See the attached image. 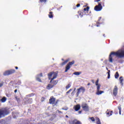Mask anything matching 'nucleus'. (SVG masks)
I'll use <instances>...</instances> for the list:
<instances>
[{
	"mask_svg": "<svg viewBox=\"0 0 124 124\" xmlns=\"http://www.w3.org/2000/svg\"><path fill=\"white\" fill-rule=\"evenodd\" d=\"M112 55H114L118 58H124V50H118L117 52H111L108 57L109 62H113V57Z\"/></svg>",
	"mask_w": 124,
	"mask_h": 124,
	"instance_id": "obj_1",
	"label": "nucleus"
},
{
	"mask_svg": "<svg viewBox=\"0 0 124 124\" xmlns=\"http://www.w3.org/2000/svg\"><path fill=\"white\" fill-rule=\"evenodd\" d=\"M15 72H16V71L15 70V69H10L5 71L3 73V75L4 76H8L9 75L14 74Z\"/></svg>",
	"mask_w": 124,
	"mask_h": 124,
	"instance_id": "obj_2",
	"label": "nucleus"
},
{
	"mask_svg": "<svg viewBox=\"0 0 124 124\" xmlns=\"http://www.w3.org/2000/svg\"><path fill=\"white\" fill-rule=\"evenodd\" d=\"M8 110L6 108H2L0 109V118L4 117L5 115H8Z\"/></svg>",
	"mask_w": 124,
	"mask_h": 124,
	"instance_id": "obj_3",
	"label": "nucleus"
},
{
	"mask_svg": "<svg viewBox=\"0 0 124 124\" xmlns=\"http://www.w3.org/2000/svg\"><path fill=\"white\" fill-rule=\"evenodd\" d=\"M90 9V7L87 6L86 8H85L83 11H79L78 12V15L82 18L84 15V12L86 11L87 13L89 12V10Z\"/></svg>",
	"mask_w": 124,
	"mask_h": 124,
	"instance_id": "obj_4",
	"label": "nucleus"
},
{
	"mask_svg": "<svg viewBox=\"0 0 124 124\" xmlns=\"http://www.w3.org/2000/svg\"><path fill=\"white\" fill-rule=\"evenodd\" d=\"M77 91V96H79V94L81 93H84L86 89H85V87H80L78 89Z\"/></svg>",
	"mask_w": 124,
	"mask_h": 124,
	"instance_id": "obj_5",
	"label": "nucleus"
},
{
	"mask_svg": "<svg viewBox=\"0 0 124 124\" xmlns=\"http://www.w3.org/2000/svg\"><path fill=\"white\" fill-rule=\"evenodd\" d=\"M98 4L96 5L94 9L95 11H101L102 10V5H101V2H98Z\"/></svg>",
	"mask_w": 124,
	"mask_h": 124,
	"instance_id": "obj_6",
	"label": "nucleus"
},
{
	"mask_svg": "<svg viewBox=\"0 0 124 124\" xmlns=\"http://www.w3.org/2000/svg\"><path fill=\"white\" fill-rule=\"evenodd\" d=\"M74 63H75V61H73L71 62H69L66 66L65 72H67V71L70 69V65H72L74 64Z\"/></svg>",
	"mask_w": 124,
	"mask_h": 124,
	"instance_id": "obj_7",
	"label": "nucleus"
},
{
	"mask_svg": "<svg viewBox=\"0 0 124 124\" xmlns=\"http://www.w3.org/2000/svg\"><path fill=\"white\" fill-rule=\"evenodd\" d=\"M58 101H59L58 100L56 101V98L53 97H50V99H49V103L50 104H55V105H57Z\"/></svg>",
	"mask_w": 124,
	"mask_h": 124,
	"instance_id": "obj_8",
	"label": "nucleus"
},
{
	"mask_svg": "<svg viewBox=\"0 0 124 124\" xmlns=\"http://www.w3.org/2000/svg\"><path fill=\"white\" fill-rule=\"evenodd\" d=\"M48 78H51L53 76V78H57L58 77V73L55 72H51L48 74Z\"/></svg>",
	"mask_w": 124,
	"mask_h": 124,
	"instance_id": "obj_9",
	"label": "nucleus"
},
{
	"mask_svg": "<svg viewBox=\"0 0 124 124\" xmlns=\"http://www.w3.org/2000/svg\"><path fill=\"white\" fill-rule=\"evenodd\" d=\"M49 80L50 84L51 85H53V86H55V85H57V84H58V80H56L55 78H49Z\"/></svg>",
	"mask_w": 124,
	"mask_h": 124,
	"instance_id": "obj_10",
	"label": "nucleus"
},
{
	"mask_svg": "<svg viewBox=\"0 0 124 124\" xmlns=\"http://www.w3.org/2000/svg\"><path fill=\"white\" fill-rule=\"evenodd\" d=\"M81 107H82V109L85 110L86 112H88L89 111V106L87 104H82Z\"/></svg>",
	"mask_w": 124,
	"mask_h": 124,
	"instance_id": "obj_11",
	"label": "nucleus"
},
{
	"mask_svg": "<svg viewBox=\"0 0 124 124\" xmlns=\"http://www.w3.org/2000/svg\"><path fill=\"white\" fill-rule=\"evenodd\" d=\"M73 108H74V110H75V111H79V110H80V109H81V106L79 104L76 105L74 106Z\"/></svg>",
	"mask_w": 124,
	"mask_h": 124,
	"instance_id": "obj_12",
	"label": "nucleus"
},
{
	"mask_svg": "<svg viewBox=\"0 0 124 124\" xmlns=\"http://www.w3.org/2000/svg\"><path fill=\"white\" fill-rule=\"evenodd\" d=\"M98 82H99V80L98 79H97L95 83V86H96V89H97L96 91H98L100 90V87H101V85H100V84H99Z\"/></svg>",
	"mask_w": 124,
	"mask_h": 124,
	"instance_id": "obj_13",
	"label": "nucleus"
},
{
	"mask_svg": "<svg viewBox=\"0 0 124 124\" xmlns=\"http://www.w3.org/2000/svg\"><path fill=\"white\" fill-rule=\"evenodd\" d=\"M117 94H118V87H117V86H115L114 87V88L113 89V95L116 96V95H117Z\"/></svg>",
	"mask_w": 124,
	"mask_h": 124,
	"instance_id": "obj_14",
	"label": "nucleus"
},
{
	"mask_svg": "<svg viewBox=\"0 0 124 124\" xmlns=\"http://www.w3.org/2000/svg\"><path fill=\"white\" fill-rule=\"evenodd\" d=\"M70 124H82V123L77 120H75L72 121Z\"/></svg>",
	"mask_w": 124,
	"mask_h": 124,
	"instance_id": "obj_15",
	"label": "nucleus"
},
{
	"mask_svg": "<svg viewBox=\"0 0 124 124\" xmlns=\"http://www.w3.org/2000/svg\"><path fill=\"white\" fill-rule=\"evenodd\" d=\"M102 93H104V91L96 90V94L97 95H100V94H102Z\"/></svg>",
	"mask_w": 124,
	"mask_h": 124,
	"instance_id": "obj_16",
	"label": "nucleus"
},
{
	"mask_svg": "<svg viewBox=\"0 0 124 124\" xmlns=\"http://www.w3.org/2000/svg\"><path fill=\"white\" fill-rule=\"evenodd\" d=\"M53 12H50L48 14V17L50 19L54 18V14H53Z\"/></svg>",
	"mask_w": 124,
	"mask_h": 124,
	"instance_id": "obj_17",
	"label": "nucleus"
},
{
	"mask_svg": "<svg viewBox=\"0 0 124 124\" xmlns=\"http://www.w3.org/2000/svg\"><path fill=\"white\" fill-rule=\"evenodd\" d=\"M53 87H54V85H52L51 84H48L47 87H46V89L47 90H50V89H52V88H53Z\"/></svg>",
	"mask_w": 124,
	"mask_h": 124,
	"instance_id": "obj_18",
	"label": "nucleus"
},
{
	"mask_svg": "<svg viewBox=\"0 0 124 124\" xmlns=\"http://www.w3.org/2000/svg\"><path fill=\"white\" fill-rule=\"evenodd\" d=\"M69 62V59H67L66 60H65L64 62H62L61 64L62 65H64V64H66V63H67V62Z\"/></svg>",
	"mask_w": 124,
	"mask_h": 124,
	"instance_id": "obj_19",
	"label": "nucleus"
},
{
	"mask_svg": "<svg viewBox=\"0 0 124 124\" xmlns=\"http://www.w3.org/2000/svg\"><path fill=\"white\" fill-rule=\"evenodd\" d=\"M96 122L97 124H101L100 123V120L98 118H96Z\"/></svg>",
	"mask_w": 124,
	"mask_h": 124,
	"instance_id": "obj_20",
	"label": "nucleus"
},
{
	"mask_svg": "<svg viewBox=\"0 0 124 124\" xmlns=\"http://www.w3.org/2000/svg\"><path fill=\"white\" fill-rule=\"evenodd\" d=\"M47 2V0H39V2L41 3H45L46 2Z\"/></svg>",
	"mask_w": 124,
	"mask_h": 124,
	"instance_id": "obj_21",
	"label": "nucleus"
},
{
	"mask_svg": "<svg viewBox=\"0 0 124 124\" xmlns=\"http://www.w3.org/2000/svg\"><path fill=\"white\" fill-rule=\"evenodd\" d=\"M1 102H5L6 101V97H3L1 99Z\"/></svg>",
	"mask_w": 124,
	"mask_h": 124,
	"instance_id": "obj_22",
	"label": "nucleus"
},
{
	"mask_svg": "<svg viewBox=\"0 0 124 124\" xmlns=\"http://www.w3.org/2000/svg\"><path fill=\"white\" fill-rule=\"evenodd\" d=\"M80 74H81V72H76L74 73V75H77V76L80 75Z\"/></svg>",
	"mask_w": 124,
	"mask_h": 124,
	"instance_id": "obj_23",
	"label": "nucleus"
},
{
	"mask_svg": "<svg viewBox=\"0 0 124 124\" xmlns=\"http://www.w3.org/2000/svg\"><path fill=\"white\" fill-rule=\"evenodd\" d=\"M119 73L118 72H117L115 74V78H119Z\"/></svg>",
	"mask_w": 124,
	"mask_h": 124,
	"instance_id": "obj_24",
	"label": "nucleus"
},
{
	"mask_svg": "<svg viewBox=\"0 0 124 124\" xmlns=\"http://www.w3.org/2000/svg\"><path fill=\"white\" fill-rule=\"evenodd\" d=\"M62 110H64L65 111H67V110H68V108L67 107L62 108Z\"/></svg>",
	"mask_w": 124,
	"mask_h": 124,
	"instance_id": "obj_25",
	"label": "nucleus"
},
{
	"mask_svg": "<svg viewBox=\"0 0 124 124\" xmlns=\"http://www.w3.org/2000/svg\"><path fill=\"white\" fill-rule=\"evenodd\" d=\"M36 80L38 82H42V80H41V79H40V78H36Z\"/></svg>",
	"mask_w": 124,
	"mask_h": 124,
	"instance_id": "obj_26",
	"label": "nucleus"
},
{
	"mask_svg": "<svg viewBox=\"0 0 124 124\" xmlns=\"http://www.w3.org/2000/svg\"><path fill=\"white\" fill-rule=\"evenodd\" d=\"M120 83L123 85V81H124V79L123 78H119Z\"/></svg>",
	"mask_w": 124,
	"mask_h": 124,
	"instance_id": "obj_27",
	"label": "nucleus"
},
{
	"mask_svg": "<svg viewBox=\"0 0 124 124\" xmlns=\"http://www.w3.org/2000/svg\"><path fill=\"white\" fill-rule=\"evenodd\" d=\"M71 86V85L70 84H68V85H67L66 86V89L67 90V89H69Z\"/></svg>",
	"mask_w": 124,
	"mask_h": 124,
	"instance_id": "obj_28",
	"label": "nucleus"
},
{
	"mask_svg": "<svg viewBox=\"0 0 124 124\" xmlns=\"http://www.w3.org/2000/svg\"><path fill=\"white\" fill-rule=\"evenodd\" d=\"M108 78H110V70L108 72Z\"/></svg>",
	"mask_w": 124,
	"mask_h": 124,
	"instance_id": "obj_29",
	"label": "nucleus"
},
{
	"mask_svg": "<svg viewBox=\"0 0 124 124\" xmlns=\"http://www.w3.org/2000/svg\"><path fill=\"white\" fill-rule=\"evenodd\" d=\"M56 113H59V114H62V111H60L59 110H57L56 111Z\"/></svg>",
	"mask_w": 124,
	"mask_h": 124,
	"instance_id": "obj_30",
	"label": "nucleus"
},
{
	"mask_svg": "<svg viewBox=\"0 0 124 124\" xmlns=\"http://www.w3.org/2000/svg\"><path fill=\"white\" fill-rule=\"evenodd\" d=\"M90 120H91V121H92V122H94V121H95L94 118H93V117H91V118H90Z\"/></svg>",
	"mask_w": 124,
	"mask_h": 124,
	"instance_id": "obj_31",
	"label": "nucleus"
},
{
	"mask_svg": "<svg viewBox=\"0 0 124 124\" xmlns=\"http://www.w3.org/2000/svg\"><path fill=\"white\" fill-rule=\"evenodd\" d=\"M39 77H42L43 75H42V73H41L39 75H38Z\"/></svg>",
	"mask_w": 124,
	"mask_h": 124,
	"instance_id": "obj_32",
	"label": "nucleus"
},
{
	"mask_svg": "<svg viewBox=\"0 0 124 124\" xmlns=\"http://www.w3.org/2000/svg\"><path fill=\"white\" fill-rule=\"evenodd\" d=\"M96 24V27H99V25H100V23L99 22H97Z\"/></svg>",
	"mask_w": 124,
	"mask_h": 124,
	"instance_id": "obj_33",
	"label": "nucleus"
},
{
	"mask_svg": "<svg viewBox=\"0 0 124 124\" xmlns=\"http://www.w3.org/2000/svg\"><path fill=\"white\" fill-rule=\"evenodd\" d=\"M15 98H16L17 101H20V99H19V98H17V97H16Z\"/></svg>",
	"mask_w": 124,
	"mask_h": 124,
	"instance_id": "obj_34",
	"label": "nucleus"
},
{
	"mask_svg": "<svg viewBox=\"0 0 124 124\" xmlns=\"http://www.w3.org/2000/svg\"><path fill=\"white\" fill-rule=\"evenodd\" d=\"M71 91H72V89H70L69 91H68V92H67V93H69L71 92Z\"/></svg>",
	"mask_w": 124,
	"mask_h": 124,
	"instance_id": "obj_35",
	"label": "nucleus"
},
{
	"mask_svg": "<svg viewBox=\"0 0 124 124\" xmlns=\"http://www.w3.org/2000/svg\"><path fill=\"white\" fill-rule=\"evenodd\" d=\"M75 93V92L73 91V92H72L71 94L72 95H74Z\"/></svg>",
	"mask_w": 124,
	"mask_h": 124,
	"instance_id": "obj_36",
	"label": "nucleus"
},
{
	"mask_svg": "<svg viewBox=\"0 0 124 124\" xmlns=\"http://www.w3.org/2000/svg\"><path fill=\"white\" fill-rule=\"evenodd\" d=\"M80 4H78L76 5V7H80Z\"/></svg>",
	"mask_w": 124,
	"mask_h": 124,
	"instance_id": "obj_37",
	"label": "nucleus"
},
{
	"mask_svg": "<svg viewBox=\"0 0 124 124\" xmlns=\"http://www.w3.org/2000/svg\"><path fill=\"white\" fill-rule=\"evenodd\" d=\"M99 1H100V0H95V1H94V2H99Z\"/></svg>",
	"mask_w": 124,
	"mask_h": 124,
	"instance_id": "obj_38",
	"label": "nucleus"
},
{
	"mask_svg": "<svg viewBox=\"0 0 124 124\" xmlns=\"http://www.w3.org/2000/svg\"><path fill=\"white\" fill-rule=\"evenodd\" d=\"M118 109H119V111H121L122 108H121V107H119Z\"/></svg>",
	"mask_w": 124,
	"mask_h": 124,
	"instance_id": "obj_39",
	"label": "nucleus"
},
{
	"mask_svg": "<svg viewBox=\"0 0 124 124\" xmlns=\"http://www.w3.org/2000/svg\"><path fill=\"white\" fill-rule=\"evenodd\" d=\"M100 20H101V17H99L98 21L99 22L100 21Z\"/></svg>",
	"mask_w": 124,
	"mask_h": 124,
	"instance_id": "obj_40",
	"label": "nucleus"
},
{
	"mask_svg": "<svg viewBox=\"0 0 124 124\" xmlns=\"http://www.w3.org/2000/svg\"><path fill=\"white\" fill-rule=\"evenodd\" d=\"M119 114L120 115L122 114V110H119Z\"/></svg>",
	"mask_w": 124,
	"mask_h": 124,
	"instance_id": "obj_41",
	"label": "nucleus"
},
{
	"mask_svg": "<svg viewBox=\"0 0 124 124\" xmlns=\"http://www.w3.org/2000/svg\"><path fill=\"white\" fill-rule=\"evenodd\" d=\"M2 86H3L2 83H0V87H2Z\"/></svg>",
	"mask_w": 124,
	"mask_h": 124,
	"instance_id": "obj_42",
	"label": "nucleus"
},
{
	"mask_svg": "<svg viewBox=\"0 0 124 124\" xmlns=\"http://www.w3.org/2000/svg\"><path fill=\"white\" fill-rule=\"evenodd\" d=\"M78 113L79 114H81V113H82V111H79L78 112Z\"/></svg>",
	"mask_w": 124,
	"mask_h": 124,
	"instance_id": "obj_43",
	"label": "nucleus"
},
{
	"mask_svg": "<svg viewBox=\"0 0 124 124\" xmlns=\"http://www.w3.org/2000/svg\"><path fill=\"white\" fill-rule=\"evenodd\" d=\"M15 69H18V67L16 66V67H15Z\"/></svg>",
	"mask_w": 124,
	"mask_h": 124,
	"instance_id": "obj_44",
	"label": "nucleus"
},
{
	"mask_svg": "<svg viewBox=\"0 0 124 124\" xmlns=\"http://www.w3.org/2000/svg\"><path fill=\"white\" fill-rule=\"evenodd\" d=\"M75 91H76V88H75V89H74V92H75Z\"/></svg>",
	"mask_w": 124,
	"mask_h": 124,
	"instance_id": "obj_45",
	"label": "nucleus"
},
{
	"mask_svg": "<svg viewBox=\"0 0 124 124\" xmlns=\"http://www.w3.org/2000/svg\"><path fill=\"white\" fill-rule=\"evenodd\" d=\"M15 93H17V90H15Z\"/></svg>",
	"mask_w": 124,
	"mask_h": 124,
	"instance_id": "obj_46",
	"label": "nucleus"
},
{
	"mask_svg": "<svg viewBox=\"0 0 124 124\" xmlns=\"http://www.w3.org/2000/svg\"><path fill=\"white\" fill-rule=\"evenodd\" d=\"M107 115H110V113L108 112V113H107Z\"/></svg>",
	"mask_w": 124,
	"mask_h": 124,
	"instance_id": "obj_47",
	"label": "nucleus"
},
{
	"mask_svg": "<svg viewBox=\"0 0 124 124\" xmlns=\"http://www.w3.org/2000/svg\"><path fill=\"white\" fill-rule=\"evenodd\" d=\"M65 117H66V118H68V116H67V115H66Z\"/></svg>",
	"mask_w": 124,
	"mask_h": 124,
	"instance_id": "obj_48",
	"label": "nucleus"
},
{
	"mask_svg": "<svg viewBox=\"0 0 124 124\" xmlns=\"http://www.w3.org/2000/svg\"><path fill=\"white\" fill-rule=\"evenodd\" d=\"M88 86H90V83H88Z\"/></svg>",
	"mask_w": 124,
	"mask_h": 124,
	"instance_id": "obj_49",
	"label": "nucleus"
},
{
	"mask_svg": "<svg viewBox=\"0 0 124 124\" xmlns=\"http://www.w3.org/2000/svg\"><path fill=\"white\" fill-rule=\"evenodd\" d=\"M120 78H123V77H120Z\"/></svg>",
	"mask_w": 124,
	"mask_h": 124,
	"instance_id": "obj_50",
	"label": "nucleus"
},
{
	"mask_svg": "<svg viewBox=\"0 0 124 124\" xmlns=\"http://www.w3.org/2000/svg\"><path fill=\"white\" fill-rule=\"evenodd\" d=\"M103 35H104V36H105V34H104Z\"/></svg>",
	"mask_w": 124,
	"mask_h": 124,
	"instance_id": "obj_51",
	"label": "nucleus"
},
{
	"mask_svg": "<svg viewBox=\"0 0 124 124\" xmlns=\"http://www.w3.org/2000/svg\"><path fill=\"white\" fill-rule=\"evenodd\" d=\"M112 115V114L111 113H110V116Z\"/></svg>",
	"mask_w": 124,
	"mask_h": 124,
	"instance_id": "obj_52",
	"label": "nucleus"
},
{
	"mask_svg": "<svg viewBox=\"0 0 124 124\" xmlns=\"http://www.w3.org/2000/svg\"><path fill=\"white\" fill-rule=\"evenodd\" d=\"M62 61H63V59H62Z\"/></svg>",
	"mask_w": 124,
	"mask_h": 124,
	"instance_id": "obj_53",
	"label": "nucleus"
}]
</instances>
